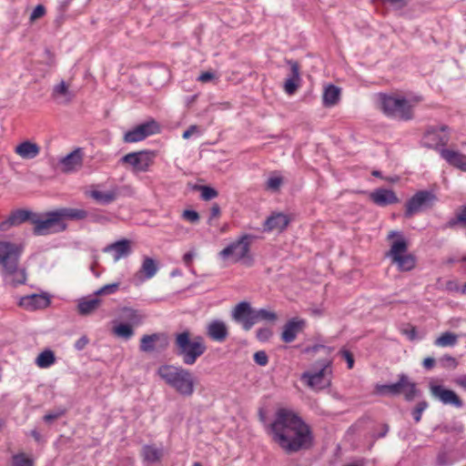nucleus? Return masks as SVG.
I'll return each instance as SVG.
<instances>
[{
    "label": "nucleus",
    "mask_w": 466,
    "mask_h": 466,
    "mask_svg": "<svg viewBox=\"0 0 466 466\" xmlns=\"http://www.w3.org/2000/svg\"><path fill=\"white\" fill-rule=\"evenodd\" d=\"M52 95L54 98L58 99L63 104L69 103L75 96V94L69 90L68 86L64 81L54 86Z\"/></svg>",
    "instance_id": "nucleus-31"
},
{
    "label": "nucleus",
    "mask_w": 466,
    "mask_h": 466,
    "mask_svg": "<svg viewBox=\"0 0 466 466\" xmlns=\"http://www.w3.org/2000/svg\"><path fill=\"white\" fill-rule=\"evenodd\" d=\"M160 336L157 333L151 335H144L140 340L139 349L143 352H151L155 350V343L159 339Z\"/></svg>",
    "instance_id": "nucleus-37"
},
{
    "label": "nucleus",
    "mask_w": 466,
    "mask_h": 466,
    "mask_svg": "<svg viewBox=\"0 0 466 466\" xmlns=\"http://www.w3.org/2000/svg\"><path fill=\"white\" fill-rule=\"evenodd\" d=\"M120 318L130 326H138L143 322L145 315L137 309L125 307L121 309Z\"/></svg>",
    "instance_id": "nucleus-30"
},
{
    "label": "nucleus",
    "mask_w": 466,
    "mask_h": 466,
    "mask_svg": "<svg viewBox=\"0 0 466 466\" xmlns=\"http://www.w3.org/2000/svg\"><path fill=\"white\" fill-rule=\"evenodd\" d=\"M305 327V320L299 319H292L289 320L283 327L281 332V339L286 343L294 341L299 332Z\"/></svg>",
    "instance_id": "nucleus-18"
},
{
    "label": "nucleus",
    "mask_w": 466,
    "mask_h": 466,
    "mask_svg": "<svg viewBox=\"0 0 466 466\" xmlns=\"http://www.w3.org/2000/svg\"><path fill=\"white\" fill-rule=\"evenodd\" d=\"M119 194V188L117 187H114L107 191L94 189L89 192V196L102 205H108L116 201Z\"/></svg>",
    "instance_id": "nucleus-28"
},
{
    "label": "nucleus",
    "mask_w": 466,
    "mask_h": 466,
    "mask_svg": "<svg viewBox=\"0 0 466 466\" xmlns=\"http://www.w3.org/2000/svg\"><path fill=\"white\" fill-rule=\"evenodd\" d=\"M158 376L183 397H191L195 391L196 379L194 374L181 366L162 365L157 370Z\"/></svg>",
    "instance_id": "nucleus-3"
},
{
    "label": "nucleus",
    "mask_w": 466,
    "mask_h": 466,
    "mask_svg": "<svg viewBox=\"0 0 466 466\" xmlns=\"http://www.w3.org/2000/svg\"><path fill=\"white\" fill-rule=\"evenodd\" d=\"M215 78V75L211 72H204L199 75L198 80L202 83H208Z\"/></svg>",
    "instance_id": "nucleus-54"
},
{
    "label": "nucleus",
    "mask_w": 466,
    "mask_h": 466,
    "mask_svg": "<svg viewBox=\"0 0 466 466\" xmlns=\"http://www.w3.org/2000/svg\"><path fill=\"white\" fill-rule=\"evenodd\" d=\"M104 252H113L115 261H118L122 258H127L131 253L130 241L128 239H121L116 241L104 248Z\"/></svg>",
    "instance_id": "nucleus-25"
},
{
    "label": "nucleus",
    "mask_w": 466,
    "mask_h": 466,
    "mask_svg": "<svg viewBox=\"0 0 466 466\" xmlns=\"http://www.w3.org/2000/svg\"><path fill=\"white\" fill-rule=\"evenodd\" d=\"M88 343V339L86 336L81 337L75 343V348L77 350H82Z\"/></svg>",
    "instance_id": "nucleus-57"
},
{
    "label": "nucleus",
    "mask_w": 466,
    "mask_h": 466,
    "mask_svg": "<svg viewBox=\"0 0 466 466\" xmlns=\"http://www.w3.org/2000/svg\"><path fill=\"white\" fill-rule=\"evenodd\" d=\"M256 336L259 341H267L272 336V330L268 328H261L257 330Z\"/></svg>",
    "instance_id": "nucleus-48"
},
{
    "label": "nucleus",
    "mask_w": 466,
    "mask_h": 466,
    "mask_svg": "<svg viewBox=\"0 0 466 466\" xmlns=\"http://www.w3.org/2000/svg\"><path fill=\"white\" fill-rule=\"evenodd\" d=\"M394 236H400V238L392 242L387 256L391 258L392 264H395L400 271H410L416 266V258L408 253V242L399 232L390 231L388 238Z\"/></svg>",
    "instance_id": "nucleus-9"
},
{
    "label": "nucleus",
    "mask_w": 466,
    "mask_h": 466,
    "mask_svg": "<svg viewBox=\"0 0 466 466\" xmlns=\"http://www.w3.org/2000/svg\"><path fill=\"white\" fill-rule=\"evenodd\" d=\"M201 198L204 200H210L218 196V191L213 187L202 186L200 187Z\"/></svg>",
    "instance_id": "nucleus-43"
},
{
    "label": "nucleus",
    "mask_w": 466,
    "mask_h": 466,
    "mask_svg": "<svg viewBox=\"0 0 466 466\" xmlns=\"http://www.w3.org/2000/svg\"><path fill=\"white\" fill-rule=\"evenodd\" d=\"M288 64L290 66V74L285 81L284 89L288 95H293L300 82L299 66L298 62L292 60H289Z\"/></svg>",
    "instance_id": "nucleus-24"
},
{
    "label": "nucleus",
    "mask_w": 466,
    "mask_h": 466,
    "mask_svg": "<svg viewBox=\"0 0 466 466\" xmlns=\"http://www.w3.org/2000/svg\"><path fill=\"white\" fill-rule=\"evenodd\" d=\"M377 391L380 394H389L391 396L403 394L405 400L410 401L417 394V387L416 383L411 381L406 374L401 373L399 375V380L397 382L379 385L377 386Z\"/></svg>",
    "instance_id": "nucleus-10"
},
{
    "label": "nucleus",
    "mask_w": 466,
    "mask_h": 466,
    "mask_svg": "<svg viewBox=\"0 0 466 466\" xmlns=\"http://www.w3.org/2000/svg\"><path fill=\"white\" fill-rule=\"evenodd\" d=\"M46 14V8L44 5H38L35 7V9L33 10V12L31 13V15H30V21L31 22H34L35 21L36 19L44 16Z\"/></svg>",
    "instance_id": "nucleus-50"
},
{
    "label": "nucleus",
    "mask_w": 466,
    "mask_h": 466,
    "mask_svg": "<svg viewBox=\"0 0 466 466\" xmlns=\"http://www.w3.org/2000/svg\"><path fill=\"white\" fill-rule=\"evenodd\" d=\"M446 290L451 292H459L460 291V286L458 281L456 280H449L446 282Z\"/></svg>",
    "instance_id": "nucleus-55"
},
{
    "label": "nucleus",
    "mask_w": 466,
    "mask_h": 466,
    "mask_svg": "<svg viewBox=\"0 0 466 466\" xmlns=\"http://www.w3.org/2000/svg\"><path fill=\"white\" fill-rule=\"evenodd\" d=\"M195 256L196 254L193 251H188L183 256V261L187 267H190Z\"/></svg>",
    "instance_id": "nucleus-59"
},
{
    "label": "nucleus",
    "mask_w": 466,
    "mask_h": 466,
    "mask_svg": "<svg viewBox=\"0 0 466 466\" xmlns=\"http://www.w3.org/2000/svg\"><path fill=\"white\" fill-rule=\"evenodd\" d=\"M340 355L347 361L348 368L350 370L354 366V358L353 355L348 350H341Z\"/></svg>",
    "instance_id": "nucleus-51"
},
{
    "label": "nucleus",
    "mask_w": 466,
    "mask_h": 466,
    "mask_svg": "<svg viewBox=\"0 0 466 466\" xmlns=\"http://www.w3.org/2000/svg\"><path fill=\"white\" fill-rule=\"evenodd\" d=\"M220 215V207L218 204L214 203L210 208V216L208 218V224L212 225V220L218 218Z\"/></svg>",
    "instance_id": "nucleus-52"
},
{
    "label": "nucleus",
    "mask_w": 466,
    "mask_h": 466,
    "mask_svg": "<svg viewBox=\"0 0 466 466\" xmlns=\"http://www.w3.org/2000/svg\"><path fill=\"white\" fill-rule=\"evenodd\" d=\"M254 238V236L248 234L240 236L219 251V258L224 260L231 258L233 262H242L248 267L252 266L254 258L250 253V247Z\"/></svg>",
    "instance_id": "nucleus-7"
},
{
    "label": "nucleus",
    "mask_w": 466,
    "mask_h": 466,
    "mask_svg": "<svg viewBox=\"0 0 466 466\" xmlns=\"http://www.w3.org/2000/svg\"><path fill=\"white\" fill-rule=\"evenodd\" d=\"M379 104L382 112L389 117L408 121L413 118L416 103L400 96L379 95Z\"/></svg>",
    "instance_id": "nucleus-6"
},
{
    "label": "nucleus",
    "mask_w": 466,
    "mask_h": 466,
    "mask_svg": "<svg viewBox=\"0 0 466 466\" xmlns=\"http://www.w3.org/2000/svg\"><path fill=\"white\" fill-rule=\"evenodd\" d=\"M113 331L116 336L125 339H129L134 335L132 326L127 323H120L115 326Z\"/></svg>",
    "instance_id": "nucleus-38"
},
{
    "label": "nucleus",
    "mask_w": 466,
    "mask_h": 466,
    "mask_svg": "<svg viewBox=\"0 0 466 466\" xmlns=\"http://www.w3.org/2000/svg\"><path fill=\"white\" fill-rule=\"evenodd\" d=\"M72 0H62L59 5V10L61 13H65L68 7V5L71 4Z\"/></svg>",
    "instance_id": "nucleus-61"
},
{
    "label": "nucleus",
    "mask_w": 466,
    "mask_h": 466,
    "mask_svg": "<svg viewBox=\"0 0 466 466\" xmlns=\"http://www.w3.org/2000/svg\"><path fill=\"white\" fill-rule=\"evenodd\" d=\"M314 368V370H307L300 375L302 383L315 391L329 388L332 379L331 360H319Z\"/></svg>",
    "instance_id": "nucleus-8"
},
{
    "label": "nucleus",
    "mask_w": 466,
    "mask_h": 466,
    "mask_svg": "<svg viewBox=\"0 0 466 466\" xmlns=\"http://www.w3.org/2000/svg\"><path fill=\"white\" fill-rule=\"evenodd\" d=\"M458 343V335L453 332H443L440 337L434 340V345L437 347H453Z\"/></svg>",
    "instance_id": "nucleus-36"
},
{
    "label": "nucleus",
    "mask_w": 466,
    "mask_h": 466,
    "mask_svg": "<svg viewBox=\"0 0 466 466\" xmlns=\"http://www.w3.org/2000/svg\"><path fill=\"white\" fill-rule=\"evenodd\" d=\"M158 132L159 126L155 120L152 119L140 124L135 128L127 131L124 136V141L127 143L138 142Z\"/></svg>",
    "instance_id": "nucleus-14"
},
{
    "label": "nucleus",
    "mask_w": 466,
    "mask_h": 466,
    "mask_svg": "<svg viewBox=\"0 0 466 466\" xmlns=\"http://www.w3.org/2000/svg\"><path fill=\"white\" fill-rule=\"evenodd\" d=\"M254 315L255 309H253L248 301L239 302L231 311L232 319L237 323H239L246 331L251 329L255 325Z\"/></svg>",
    "instance_id": "nucleus-13"
},
{
    "label": "nucleus",
    "mask_w": 466,
    "mask_h": 466,
    "mask_svg": "<svg viewBox=\"0 0 466 466\" xmlns=\"http://www.w3.org/2000/svg\"><path fill=\"white\" fill-rule=\"evenodd\" d=\"M437 198L435 194L428 190H420L415 193L406 203L404 216L408 218L428 208H431Z\"/></svg>",
    "instance_id": "nucleus-11"
},
{
    "label": "nucleus",
    "mask_w": 466,
    "mask_h": 466,
    "mask_svg": "<svg viewBox=\"0 0 466 466\" xmlns=\"http://www.w3.org/2000/svg\"><path fill=\"white\" fill-rule=\"evenodd\" d=\"M289 218L284 213H273L268 217L264 224L263 230L270 232L273 230L283 231L289 224Z\"/></svg>",
    "instance_id": "nucleus-21"
},
{
    "label": "nucleus",
    "mask_w": 466,
    "mask_h": 466,
    "mask_svg": "<svg viewBox=\"0 0 466 466\" xmlns=\"http://www.w3.org/2000/svg\"><path fill=\"white\" fill-rule=\"evenodd\" d=\"M441 156L451 166L466 172V155L451 149H441Z\"/></svg>",
    "instance_id": "nucleus-26"
},
{
    "label": "nucleus",
    "mask_w": 466,
    "mask_h": 466,
    "mask_svg": "<svg viewBox=\"0 0 466 466\" xmlns=\"http://www.w3.org/2000/svg\"><path fill=\"white\" fill-rule=\"evenodd\" d=\"M96 297L97 296L79 300L77 305L79 313L82 315H88L95 311L101 304V300Z\"/></svg>",
    "instance_id": "nucleus-34"
},
{
    "label": "nucleus",
    "mask_w": 466,
    "mask_h": 466,
    "mask_svg": "<svg viewBox=\"0 0 466 466\" xmlns=\"http://www.w3.org/2000/svg\"><path fill=\"white\" fill-rule=\"evenodd\" d=\"M282 184V178L280 177H270L267 181V188L277 191Z\"/></svg>",
    "instance_id": "nucleus-46"
},
{
    "label": "nucleus",
    "mask_w": 466,
    "mask_h": 466,
    "mask_svg": "<svg viewBox=\"0 0 466 466\" xmlns=\"http://www.w3.org/2000/svg\"><path fill=\"white\" fill-rule=\"evenodd\" d=\"M254 318L255 324L261 320L274 322L278 319L277 314L274 311L266 309H255Z\"/></svg>",
    "instance_id": "nucleus-39"
},
{
    "label": "nucleus",
    "mask_w": 466,
    "mask_h": 466,
    "mask_svg": "<svg viewBox=\"0 0 466 466\" xmlns=\"http://www.w3.org/2000/svg\"><path fill=\"white\" fill-rule=\"evenodd\" d=\"M34 212L28 210L18 209L11 213L8 218L0 223V230L5 231L12 226H18L25 221H31L33 224Z\"/></svg>",
    "instance_id": "nucleus-19"
},
{
    "label": "nucleus",
    "mask_w": 466,
    "mask_h": 466,
    "mask_svg": "<svg viewBox=\"0 0 466 466\" xmlns=\"http://www.w3.org/2000/svg\"><path fill=\"white\" fill-rule=\"evenodd\" d=\"M65 414V410L63 409H58L56 410H54V411H50L48 413H46L45 416H44V420L47 423H50L52 422L53 420L60 418L61 416H63Z\"/></svg>",
    "instance_id": "nucleus-47"
},
{
    "label": "nucleus",
    "mask_w": 466,
    "mask_h": 466,
    "mask_svg": "<svg viewBox=\"0 0 466 466\" xmlns=\"http://www.w3.org/2000/svg\"><path fill=\"white\" fill-rule=\"evenodd\" d=\"M253 359L254 361L261 367H264L268 363V357L264 350L255 352Z\"/></svg>",
    "instance_id": "nucleus-44"
},
{
    "label": "nucleus",
    "mask_w": 466,
    "mask_h": 466,
    "mask_svg": "<svg viewBox=\"0 0 466 466\" xmlns=\"http://www.w3.org/2000/svg\"><path fill=\"white\" fill-rule=\"evenodd\" d=\"M88 217L87 211L81 208H62L44 214L33 216V232L46 236L63 232L67 228L66 220H82Z\"/></svg>",
    "instance_id": "nucleus-2"
},
{
    "label": "nucleus",
    "mask_w": 466,
    "mask_h": 466,
    "mask_svg": "<svg viewBox=\"0 0 466 466\" xmlns=\"http://www.w3.org/2000/svg\"><path fill=\"white\" fill-rule=\"evenodd\" d=\"M435 363H436V360L434 358L432 357H427L423 360L422 361V366L424 369L426 370H431L432 368H434L435 366Z\"/></svg>",
    "instance_id": "nucleus-56"
},
{
    "label": "nucleus",
    "mask_w": 466,
    "mask_h": 466,
    "mask_svg": "<svg viewBox=\"0 0 466 466\" xmlns=\"http://www.w3.org/2000/svg\"><path fill=\"white\" fill-rule=\"evenodd\" d=\"M272 440L285 452L290 454L310 447L312 441L309 427L288 409H279L270 424Z\"/></svg>",
    "instance_id": "nucleus-1"
},
{
    "label": "nucleus",
    "mask_w": 466,
    "mask_h": 466,
    "mask_svg": "<svg viewBox=\"0 0 466 466\" xmlns=\"http://www.w3.org/2000/svg\"><path fill=\"white\" fill-rule=\"evenodd\" d=\"M15 152L24 159H33L39 155L40 147L37 144L26 140L17 145Z\"/></svg>",
    "instance_id": "nucleus-29"
},
{
    "label": "nucleus",
    "mask_w": 466,
    "mask_h": 466,
    "mask_svg": "<svg viewBox=\"0 0 466 466\" xmlns=\"http://www.w3.org/2000/svg\"><path fill=\"white\" fill-rule=\"evenodd\" d=\"M207 335L214 341L223 342L228 336V326L220 319H214L207 326Z\"/></svg>",
    "instance_id": "nucleus-20"
},
{
    "label": "nucleus",
    "mask_w": 466,
    "mask_h": 466,
    "mask_svg": "<svg viewBox=\"0 0 466 466\" xmlns=\"http://www.w3.org/2000/svg\"><path fill=\"white\" fill-rule=\"evenodd\" d=\"M56 362V356L53 350H45L35 359V364L41 369H46Z\"/></svg>",
    "instance_id": "nucleus-35"
},
{
    "label": "nucleus",
    "mask_w": 466,
    "mask_h": 466,
    "mask_svg": "<svg viewBox=\"0 0 466 466\" xmlns=\"http://www.w3.org/2000/svg\"><path fill=\"white\" fill-rule=\"evenodd\" d=\"M156 154L152 151H138L125 155L119 160L123 165H129L134 172H146L154 163Z\"/></svg>",
    "instance_id": "nucleus-12"
},
{
    "label": "nucleus",
    "mask_w": 466,
    "mask_h": 466,
    "mask_svg": "<svg viewBox=\"0 0 466 466\" xmlns=\"http://www.w3.org/2000/svg\"><path fill=\"white\" fill-rule=\"evenodd\" d=\"M119 282L106 284L95 292V296L110 295L116 293L119 289Z\"/></svg>",
    "instance_id": "nucleus-41"
},
{
    "label": "nucleus",
    "mask_w": 466,
    "mask_h": 466,
    "mask_svg": "<svg viewBox=\"0 0 466 466\" xmlns=\"http://www.w3.org/2000/svg\"><path fill=\"white\" fill-rule=\"evenodd\" d=\"M174 344L176 354L181 357L186 365L195 364L207 350L204 339L200 336L192 338L190 331L187 329L175 335Z\"/></svg>",
    "instance_id": "nucleus-5"
},
{
    "label": "nucleus",
    "mask_w": 466,
    "mask_h": 466,
    "mask_svg": "<svg viewBox=\"0 0 466 466\" xmlns=\"http://www.w3.org/2000/svg\"><path fill=\"white\" fill-rule=\"evenodd\" d=\"M428 403L426 401H420L417 404L416 408L412 411L414 420L419 422L421 419L422 412L427 409Z\"/></svg>",
    "instance_id": "nucleus-45"
},
{
    "label": "nucleus",
    "mask_w": 466,
    "mask_h": 466,
    "mask_svg": "<svg viewBox=\"0 0 466 466\" xmlns=\"http://www.w3.org/2000/svg\"><path fill=\"white\" fill-rule=\"evenodd\" d=\"M90 219L93 222L101 223V224H104V223H106L109 221V218L106 216L102 215V214H96V213L90 214Z\"/></svg>",
    "instance_id": "nucleus-53"
},
{
    "label": "nucleus",
    "mask_w": 466,
    "mask_h": 466,
    "mask_svg": "<svg viewBox=\"0 0 466 466\" xmlns=\"http://www.w3.org/2000/svg\"><path fill=\"white\" fill-rule=\"evenodd\" d=\"M49 304V297L44 294H32L25 296L23 297L20 301V305L28 310L45 309Z\"/></svg>",
    "instance_id": "nucleus-22"
},
{
    "label": "nucleus",
    "mask_w": 466,
    "mask_h": 466,
    "mask_svg": "<svg viewBox=\"0 0 466 466\" xmlns=\"http://www.w3.org/2000/svg\"><path fill=\"white\" fill-rule=\"evenodd\" d=\"M21 250L16 244L0 241V266L7 281L14 286L24 284L26 280L24 269H18Z\"/></svg>",
    "instance_id": "nucleus-4"
},
{
    "label": "nucleus",
    "mask_w": 466,
    "mask_h": 466,
    "mask_svg": "<svg viewBox=\"0 0 466 466\" xmlns=\"http://www.w3.org/2000/svg\"><path fill=\"white\" fill-rule=\"evenodd\" d=\"M13 466H34L33 460L26 457L25 453H18L13 456Z\"/></svg>",
    "instance_id": "nucleus-40"
},
{
    "label": "nucleus",
    "mask_w": 466,
    "mask_h": 466,
    "mask_svg": "<svg viewBox=\"0 0 466 466\" xmlns=\"http://www.w3.org/2000/svg\"><path fill=\"white\" fill-rule=\"evenodd\" d=\"M431 391L434 397L438 398L445 405L450 404L456 408H461L463 405L460 397L451 390L435 385L431 388Z\"/></svg>",
    "instance_id": "nucleus-16"
},
{
    "label": "nucleus",
    "mask_w": 466,
    "mask_h": 466,
    "mask_svg": "<svg viewBox=\"0 0 466 466\" xmlns=\"http://www.w3.org/2000/svg\"><path fill=\"white\" fill-rule=\"evenodd\" d=\"M198 127L196 126H190L186 131H184L182 137L185 139H188L195 132H197Z\"/></svg>",
    "instance_id": "nucleus-60"
},
{
    "label": "nucleus",
    "mask_w": 466,
    "mask_h": 466,
    "mask_svg": "<svg viewBox=\"0 0 466 466\" xmlns=\"http://www.w3.org/2000/svg\"><path fill=\"white\" fill-rule=\"evenodd\" d=\"M456 383L462 387L464 390H466V377L465 376H462V377H460L456 380Z\"/></svg>",
    "instance_id": "nucleus-63"
},
{
    "label": "nucleus",
    "mask_w": 466,
    "mask_h": 466,
    "mask_svg": "<svg viewBox=\"0 0 466 466\" xmlns=\"http://www.w3.org/2000/svg\"><path fill=\"white\" fill-rule=\"evenodd\" d=\"M389 431V425L388 424H383L381 426V431L377 434V436L375 438H383L387 435Z\"/></svg>",
    "instance_id": "nucleus-62"
},
{
    "label": "nucleus",
    "mask_w": 466,
    "mask_h": 466,
    "mask_svg": "<svg viewBox=\"0 0 466 466\" xmlns=\"http://www.w3.org/2000/svg\"><path fill=\"white\" fill-rule=\"evenodd\" d=\"M402 333L405 334L410 340H414L417 338V330L415 327L405 329L402 330Z\"/></svg>",
    "instance_id": "nucleus-58"
},
{
    "label": "nucleus",
    "mask_w": 466,
    "mask_h": 466,
    "mask_svg": "<svg viewBox=\"0 0 466 466\" xmlns=\"http://www.w3.org/2000/svg\"><path fill=\"white\" fill-rule=\"evenodd\" d=\"M339 96L340 89L334 85H329L324 89L323 92V105L325 106H332L339 102Z\"/></svg>",
    "instance_id": "nucleus-33"
},
{
    "label": "nucleus",
    "mask_w": 466,
    "mask_h": 466,
    "mask_svg": "<svg viewBox=\"0 0 466 466\" xmlns=\"http://www.w3.org/2000/svg\"><path fill=\"white\" fill-rule=\"evenodd\" d=\"M83 156L82 149L78 147L64 157L59 162L62 170L66 173L78 170L83 164Z\"/></svg>",
    "instance_id": "nucleus-17"
},
{
    "label": "nucleus",
    "mask_w": 466,
    "mask_h": 466,
    "mask_svg": "<svg viewBox=\"0 0 466 466\" xmlns=\"http://www.w3.org/2000/svg\"><path fill=\"white\" fill-rule=\"evenodd\" d=\"M458 222H460V221L458 220V215H457L455 218L451 219V220L447 223V227H448V228H452V227H454Z\"/></svg>",
    "instance_id": "nucleus-64"
},
{
    "label": "nucleus",
    "mask_w": 466,
    "mask_h": 466,
    "mask_svg": "<svg viewBox=\"0 0 466 466\" xmlns=\"http://www.w3.org/2000/svg\"><path fill=\"white\" fill-rule=\"evenodd\" d=\"M370 198L376 205L380 207H385L400 201L392 190L386 188H378L374 190L370 193Z\"/></svg>",
    "instance_id": "nucleus-23"
},
{
    "label": "nucleus",
    "mask_w": 466,
    "mask_h": 466,
    "mask_svg": "<svg viewBox=\"0 0 466 466\" xmlns=\"http://www.w3.org/2000/svg\"><path fill=\"white\" fill-rule=\"evenodd\" d=\"M141 456L147 463L159 462L164 456V449L155 444L144 445L141 449Z\"/></svg>",
    "instance_id": "nucleus-27"
},
{
    "label": "nucleus",
    "mask_w": 466,
    "mask_h": 466,
    "mask_svg": "<svg viewBox=\"0 0 466 466\" xmlns=\"http://www.w3.org/2000/svg\"><path fill=\"white\" fill-rule=\"evenodd\" d=\"M158 266L155 259L149 257H145L142 261L141 268L137 272V276L144 275L147 279H152L157 272Z\"/></svg>",
    "instance_id": "nucleus-32"
},
{
    "label": "nucleus",
    "mask_w": 466,
    "mask_h": 466,
    "mask_svg": "<svg viewBox=\"0 0 466 466\" xmlns=\"http://www.w3.org/2000/svg\"><path fill=\"white\" fill-rule=\"evenodd\" d=\"M440 364L445 369L454 370L458 366V361L455 358L451 355H443L439 360Z\"/></svg>",
    "instance_id": "nucleus-42"
},
{
    "label": "nucleus",
    "mask_w": 466,
    "mask_h": 466,
    "mask_svg": "<svg viewBox=\"0 0 466 466\" xmlns=\"http://www.w3.org/2000/svg\"><path fill=\"white\" fill-rule=\"evenodd\" d=\"M182 218L191 223H196L199 220V215L195 210L186 209L182 213Z\"/></svg>",
    "instance_id": "nucleus-49"
},
{
    "label": "nucleus",
    "mask_w": 466,
    "mask_h": 466,
    "mask_svg": "<svg viewBox=\"0 0 466 466\" xmlns=\"http://www.w3.org/2000/svg\"><path fill=\"white\" fill-rule=\"evenodd\" d=\"M448 130L447 126H441L440 127V129H437L435 127H431V129L427 130V132L424 135L423 137V144L427 147H437L439 146H445L449 142V137L448 135H441L440 134V131L445 132Z\"/></svg>",
    "instance_id": "nucleus-15"
}]
</instances>
